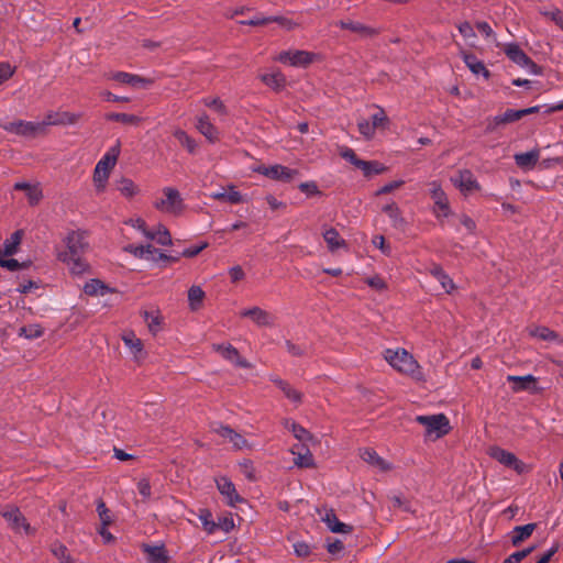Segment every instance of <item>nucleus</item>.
<instances>
[{
	"instance_id": "obj_1",
	"label": "nucleus",
	"mask_w": 563,
	"mask_h": 563,
	"mask_svg": "<svg viewBox=\"0 0 563 563\" xmlns=\"http://www.w3.org/2000/svg\"><path fill=\"white\" fill-rule=\"evenodd\" d=\"M65 250L59 251L58 260L65 263L75 275L84 274L88 264L81 257L88 247L86 235L81 231H71L64 238Z\"/></svg>"
},
{
	"instance_id": "obj_2",
	"label": "nucleus",
	"mask_w": 563,
	"mask_h": 563,
	"mask_svg": "<svg viewBox=\"0 0 563 563\" xmlns=\"http://www.w3.org/2000/svg\"><path fill=\"white\" fill-rule=\"evenodd\" d=\"M384 360L398 373L411 377L415 380H423L424 376L419 363L405 349H387L384 351Z\"/></svg>"
},
{
	"instance_id": "obj_3",
	"label": "nucleus",
	"mask_w": 563,
	"mask_h": 563,
	"mask_svg": "<svg viewBox=\"0 0 563 563\" xmlns=\"http://www.w3.org/2000/svg\"><path fill=\"white\" fill-rule=\"evenodd\" d=\"M120 153L121 145L120 142L117 141L115 144H113L106 151V153L97 163L93 170L92 181L98 192H103L106 190L108 179L110 177L112 169L117 165Z\"/></svg>"
},
{
	"instance_id": "obj_4",
	"label": "nucleus",
	"mask_w": 563,
	"mask_h": 563,
	"mask_svg": "<svg viewBox=\"0 0 563 563\" xmlns=\"http://www.w3.org/2000/svg\"><path fill=\"white\" fill-rule=\"evenodd\" d=\"M153 206L156 210L170 216H178L184 210L179 191L172 187L163 188L156 196Z\"/></svg>"
},
{
	"instance_id": "obj_5",
	"label": "nucleus",
	"mask_w": 563,
	"mask_h": 563,
	"mask_svg": "<svg viewBox=\"0 0 563 563\" xmlns=\"http://www.w3.org/2000/svg\"><path fill=\"white\" fill-rule=\"evenodd\" d=\"M416 421L424 427L426 437L432 440L440 439L451 430L450 421L443 413L417 416Z\"/></svg>"
},
{
	"instance_id": "obj_6",
	"label": "nucleus",
	"mask_w": 563,
	"mask_h": 563,
	"mask_svg": "<svg viewBox=\"0 0 563 563\" xmlns=\"http://www.w3.org/2000/svg\"><path fill=\"white\" fill-rule=\"evenodd\" d=\"M388 118L383 109L377 108L369 118H362L357 122L360 133L366 139L372 140L376 131L385 130L388 126Z\"/></svg>"
},
{
	"instance_id": "obj_7",
	"label": "nucleus",
	"mask_w": 563,
	"mask_h": 563,
	"mask_svg": "<svg viewBox=\"0 0 563 563\" xmlns=\"http://www.w3.org/2000/svg\"><path fill=\"white\" fill-rule=\"evenodd\" d=\"M274 59L291 67H307L319 59V55L313 52L301 49H288L277 54Z\"/></svg>"
},
{
	"instance_id": "obj_8",
	"label": "nucleus",
	"mask_w": 563,
	"mask_h": 563,
	"mask_svg": "<svg viewBox=\"0 0 563 563\" xmlns=\"http://www.w3.org/2000/svg\"><path fill=\"white\" fill-rule=\"evenodd\" d=\"M252 172L261 174L272 180L290 183L298 176V170L284 165L275 164L266 166L263 164L251 167Z\"/></svg>"
},
{
	"instance_id": "obj_9",
	"label": "nucleus",
	"mask_w": 563,
	"mask_h": 563,
	"mask_svg": "<svg viewBox=\"0 0 563 563\" xmlns=\"http://www.w3.org/2000/svg\"><path fill=\"white\" fill-rule=\"evenodd\" d=\"M1 516L7 521L9 528L14 531L15 533L20 534H32L33 529L26 521V518L23 516V514L20 511L18 507L14 505H7L4 506L1 511Z\"/></svg>"
},
{
	"instance_id": "obj_10",
	"label": "nucleus",
	"mask_w": 563,
	"mask_h": 563,
	"mask_svg": "<svg viewBox=\"0 0 563 563\" xmlns=\"http://www.w3.org/2000/svg\"><path fill=\"white\" fill-rule=\"evenodd\" d=\"M487 454L492 459L499 462L500 464H503L509 468H512L518 474L526 473L529 470V467L522 461H520L514 453H511L500 446L494 445V446L488 448Z\"/></svg>"
},
{
	"instance_id": "obj_11",
	"label": "nucleus",
	"mask_w": 563,
	"mask_h": 563,
	"mask_svg": "<svg viewBox=\"0 0 563 563\" xmlns=\"http://www.w3.org/2000/svg\"><path fill=\"white\" fill-rule=\"evenodd\" d=\"M504 52L515 64L531 75H540L541 68L515 43L506 44Z\"/></svg>"
},
{
	"instance_id": "obj_12",
	"label": "nucleus",
	"mask_w": 563,
	"mask_h": 563,
	"mask_svg": "<svg viewBox=\"0 0 563 563\" xmlns=\"http://www.w3.org/2000/svg\"><path fill=\"white\" fill-rule=\"evenodd\" d=\"M106 78L135 89H146L153 82L150 78L125 71H110L106 75Z\"/></svg>"
},
{
	"instance_id": "obj_13",
	"label": "nucleus",
	"mask_w": 563,
	"mask_h": 563,
	"mask_svg": "<svg viewBox=\"0 0 563 563\" xmlns=\"http://www.w3.org/2000/svg\"><path fill=\"white\" fill-rule=\"evenodd\" d=\"M121 339L133 361L142 362L145 358L146 352L144 350L143 342L135 335L134 332L124 331L121 335Z\"/></svg>"
},
{
	"instance_id": "obj_14",
	"label": "nucleus",
	"mask_w": 563,
	"mask_h": 563,
	"mask_svg": "<svg viewBox=\"0 0 563 563\" xmlns=\"http://www.w3.org/2000/svg\"><path fill=\"white\" fill-rule=\"evenodd\" d=\"M216 485L219 493L223 496L229 506L235 507L238 504L244 501V499L236 492L235 485L230 478L225 476H219L216 478Z\"/></svg>"
},
{
	"instance_id": "obj_15",
	"label": "nucleus",
	"mask_w": 563,
	"mask_h": 563,
	"mask_svg": "<svg viewBox=\"0 0 563 563\" xmlns=\"http://www.w3.org/2000/svg\"><path fill=\"white\" fill-rule=\"evenodd\" d=\"M213 431L225 441L231 443L236 450H251L253 448V444L250 443L243 435L236 433L234 430L227 426L219 424L213 428Z\"/></svg>"
},
{
	"instance_id": "obj_16",
	"label": "nucleus",
	"mask_w": 563,
	"mask_h": 563,
	"mask_svg": "<svg viewBox=\"0 0 563 563\" xmlns=\"http://www.w3.org/2000/svg\"><path fill=\"white\" fill-rule=\"evenodd\" d=\"M453 185L464 195L472 194L479 189V185L470 170H462L452 177Z\"/></svg>"
},
{
	"instance_id": "obj_17",
	"label": "nucleus",
	"mask_w": 563,
	"mask_h": 563,
	"mask_svg": "<svg viewBox=\"0 0 563 563\" xmlns=\"http://www.w3.org/2000/svg\"><path fill=\"white\" fill-rule=\"evenodd\" d=\"M361 459L378 472H388L393 468V465L377 454L372 449H363L360 453Z\"/></svg>"
},
{
	"instance_id": "obj_18",
	"label": "nucleus",
	"mask_w": 563,
	"mask_h": 563,
	"mask_svg": "<svg viewBox=\"0 0 563 563\" xmlns=\"http://www.w3.org/2000/svg\"><path fill=\"white\" fill-rule=\"evenodd\" d=\"M13 188L24 191L29 203L32 206L37 205L43 198L42 188L38 183L16 181Z\"/></svg>"
},
{
	"instance_id": "obj_19",
	"label": "nucleus",
	"mask_w": 563,
	"mask_h": 563,
	"mask_svg": "<svg viewBox=\"0 0 563 563\" xmlns=\"http://www.w3.org/2000/svg\"><path fill=\"white\" fill-rule=\"evenodd\" d=\"M507 380L512 383V390L515 393L519 391H531V393H538L539 388L537 386V378L533 375H526V376H515V375H508Z\"/></svg>"
},
{
	"instance_id": "obj_20",
	"label": "nucleus",
	"mask_w": 563,
	"mask_h": 563,
	"mask_svg": "<svg viewBox=\"0 0 563 563\" xmlns=\"http://www.w3.org/2000/svg\"><path fill=\"white\" fill-rule=\"evenodd\" d=\"M242 318H250L257 325L265 327L273 323V317L260 307L246 308L240 311Z\"/></svg>"
},
{
	"instance_id": "obj_21",
	"label": "nucleus",
	"mask_w": 563,
	"mask_h": 563,
	"mask_svg": "<svg viewBox=\"0 0 563 563\" xmlns=\"http://www.w3.org/2000/svg\"><path fill=\"white\" fill-rule=\"evenodd\" d=\"M210 197L214 200L227 201L230 203H241L246 201L244 196L235 189L234 186L230 185L227 188H222L221 190L214 191L210 195Z\"/></svg>"
},
{
	"instance_id": "obj_22",
	"label": "nucleus",
	"mask_w": 563,
	"mask_h": 563,
	"mask_svg": "<svg viewBox=\"0 0 563 563\" xmlns=\"http://www.w3.org/2000/svg\"><path fill=\"white\" fill-rule=\"evenodd\" d=\"M115 189L126 199H132L141 194L140 186L131 178L121 177L115 181Z\"/></svg>"
},
{
	"instance_id": "obj_23",
	"label": "nucleus",
	"mask_w": 563,
	"mask_h": 563,
	"mask_svg": "<svg viewBox=\"0 0 563 563\" xmlns=\"http://www.w3.org/2000/svg\"><path fill=\"white\" fill-rule=\"evenodd\" d=\"M196 128L208 141L214 143L219 140V131L207 115L198 117Z\"/></svg>"
},
{
	"instance_id": "obj_24",
	"label": "nucleus",
	"mask_w": 563,
	"mask_h": 563,
	"mask_svg": "<svg viewBox=\"0 0 563 563\" xmlns=\"http://www.w3.org/2000/svg\"><path fill=\"white\" fill-rule=\"evenodd\" d=\"M206 292L198 285H192L187 291L188 308L190 311L196 312L203 307Z\"/></svg>"
},
{
	"instance_id": "obj_25",
	"label": "nucleus",
	"mask_w": 563,
	"mask_h": 563,
	"mask_svg": "<svg viewBox=\"0 0 563 563\" xmlns=\"http://www.w3.org/2000/svg\"><path fill=\"white\" fill-rule=\"evenodd\" d=\"M461 56L468 67V69L475 75V76H482L483 78L487 79L489 77V71L484 65L482 60H479L476 56L462 52Z\"/></svg>"
},
{
	"instance_id": "obj_26",
	"label": "nucleus",
	"mask_w": 563,
	"mask_h": 563,
	"mask_svg": "<svg viewBox=\"0 0 563 563\" xmlns=\"http://www.w3.org/2000/svg\"><path fill=\"white\" fill-rule=\"evenodd\" d=\"M145 238L155 241L159 245H170L173 242L169 231L163 224H157L155 228L148 229V231L145 232Z\"/></svg>"
},
{
	"instance_id": "obj_27",
	"label": "nucleus",
	"mask_w": 563,
	"mask_h": 563,
	"mask_svg": "<svg viewBox=\"0 0 563 563\" xmlns=\"http://www.w3.org/2000/svg\"><path fill=\"white\" fill-rule=\"evenodd\" d=\"M356 168L362 170L365 177H373L375 175L384 174L388 167L378 161H363L356 163Z\"/></svg>"
},
{
	"instance_id": "obj_28",
	"label": "nucleus",
	"mask_w": 563,
	"mask_h": 563,
	"mask_svg": "<svg viewBox=\"0 0 563 563\" xmlns=\"http://www.w3.org/2000/svg\"><path fill=\"white\" fill-rule=\"evenodd\" d=\"M518 167L523 170H531L540 158L539 150H532L526 153H519L514 156Z\"/></svg>"
},
{
	"instance_id": "obj_29",
	"label": "nucleus",
	"mask_w": 563,
	"mask_h": 563,
	"mask_svg": "<svg viewBox=\"0 0 563 563\" xmlns=\"http://www.w3.org/2000/svg\"><path fill=\"white\" fill-rule=\"evenodd\" d=\"M528 333L532 338H537L539 340L554 342L558 344H562L563 340L552 330L545 327L532 325L528 328Z\"/></svg>"
},
{
	"instance_id": "obj_30",
	"label": "nucleus",
	"mask_w": 563,
	"mask_h": 563,
	"mask_svg": "<svg viewBox=\"0 0 563 563\" xmlns=\"http://www.w3.org/2000/svg\"><path fill=\"white\" fill-rule=\"evenodd\" d=\"M4 129L8 132L20 134V135H33L40 129L38 124L25 121H14L8 123Z\"/></svg>"
},
{
	"instance_id": "obj_31",
	"label": "nucleus",
	"mask_w": 563,
	"mask_h": 563,
	"mask_svg": "<svg viewBox=\"0 0 563 563\" xmlns=\"http://www.w3.org/2000/svg\"><path fill=\"white\" fill-rule=\"evenodd\" d=\"M322 521L327 525L328 529L333 533H350L352 527L341 522L333 511H327L322 517Z\"/></svg>"
},
{
	"instance_id": "obj_32",
	"label": "nucleus",
	"mask_w": 563,
	"mask_h": 563,
	"mask_svg": "<svg viewBox=\"0 0 563 563\" xmlns=\"http://www.w3.org/2000/svg\"><path fill=\"white\" fill-rule=\"evenodd\" d=\"M260 79L276 91L284 89L286 85V78L280 71L261 74Z\"/></svg>"
},
{
	"instance_id": "obj_33",
	"label": "nucleus",
	"mask_w": 563,
	"mask_h": 563,
	"mask_svg": "<svg viewBox=\"0 0 563 563\" xmlns=\"http://www.w3.org/2000/svg\"><path fill=\"white\" fill-rule=\"evenodd\" d=\"M291 453L296 456L295 464L300 467H311L313 466V457L310 453L309 449L303 445H295L291 450Z\"/></svg>"
},
{
	"instance_id": "obj_34",
	"label": "nucleus",
	"mask_w": 563,
	"mask_h": 563,
	"mask_svg": "<svg viewBox=\"0 0 563 563\" xmlns=\"http://www.w3.org/2000/svg\"><path fill=\"white\" fill-rule=\"evenodd\" d=\"M148 563H167L164 545H143Z\"/></svg>"
},
{
	"instance_id": "obj_35",
	"label": "nucleus",
	"mask_w": 563,
	"mask_h": 563,
	"mask_svg": "<svg viewBox=\"0 0 563 563\" xmlns=\"http://www.w3.org/2000/svg\"><path fill=\"white\" fill-rule=\"evenodd\" d=\"M23 231L18 230L13 232L3 243V247L0 251L2 255H14L18 253L20 244L22 242Z\"/></svg>"
},
{
	"instance_id": "obj_36",
	"label": "nucleus",
	"mask_w": 563,
	"mask_h": 563,
	"mask_svg": "<svg viewBox=\"0 0 563 563\" xmlns=\"http://www.w3.org/2000/svg\"><path fill=\"white\" fill-rule=\"evenodd\" d=\"M216 351L219 352L224 358L240 365L242 367H247L249 364L245 360L241 358L236 349L230 344H221L214 346Z\"/></svg>"
},
{
	"instance_id": "obj_37",
	"label": "nucleus",
	"mask_w": 563,
	"mask_h": 563,
	"mask_svg": "<svg viewBox=\"0 0 563 563\" xmlns=\"http://www.w3.org/2000/svg\"><path fill=\"white\" fill-rule=\"evenodd\" d=\"M322 235L329 250L332 252L345 246L344 240L340 236L339 232L335 229H325Z\"/></svg>"
},
{
	"instance_id": "obj_38",
	"label": "nucleus",
	"mask_w": 563,
	"mask_h": 563,
	"mask_svg": "<svg viewBox=\"0 0 563 563\" xmlns=\"http://www.w3.org/2000/svg\"><path fill=\"white\" fill-rule=\"evenodd\" d=\"M173 136L184 146L189 153H195L197 150V142L183 129L175 128Z\"/></svg>"
},
{
	"instance_id": "obj_39",
	"label": "nucleus",
	"mask_w": 563,
	"mask_h": 563,
	"mask_svg": "<svg viewBox=\"0 0 563 563\" xmlns=\"http://www.w3.org/2000/svg\"><path fill=\"white\" fill-rule=\"evenodd\" d=\"M536 529L534 523L516 527L511 532V542L514 545L520 544L523 540L528 539Z\"/></svg>"
},
{
	"instance_id": "obj_40",
	"label": "nucleus",
	"mask_w": 563,
	"mask_h": 563,
	"mask_svg": "<svg viewBox=\"0 0 563 563\" xmlns=\"http://www.w3.org/2000/svg\"><path fill=\"white\" fill-rule=\"evenodd\" d=\"M148 252L146 255V261L158 264L162 262L176 263L180 256H172L163 253L162 251L155 249L153 245L147 244Z\"/></svg>"
},
{
	"instance_id": "obj_41",
	"label": "nucleus",
	"mask_w": 563,
	"mask_h": 563,
	"mask_svg": "<svg viewBox=\"0 0 563 563\" xmlns=\"http://www.w3.org/2000/svg\"><path fill=\"white\" fill-rule=\"evenodd\" d=\"M338 25L342 29L350 30L354 33L362 35V36H371L373 34H375V31L372 27L364 25L360 22L351 21V20L340 21L338 23Z\"/></svg>"
},
{
	"instance_id": "obj_42",
	"label": "nucleus",
	"mask_w": 563,
	"mask_h": 563,
	"mask_svg": "<svg viewBox=\"0 0 563 563\" xmlns=\"http://www.w3.org/2000/svg\"><path fill=\"white\" fill-rule=\"evenodd\" d=\"M84 291L90 296H103L110 291V288L99 279H90L85 284Z\"/></svg>"
},
{
	"instance_id": "obj_43",
	"label": "nucleus",
	"mask_w": 563,
	"mask_h": 563,
	"mask_svg": "<svg viewBox=\"0 0 563 563\" xmlns=\"http://www.w3.org/2000/svg\"><path fill=\"white\" fill-rule=\"evenodd\" d=\"M383 211L390 219V221L395 228H401L405 224L404 218L401 217L400 209L395 202L386 205L383 208Z\"/></svg>"
},
{
	"instance_id": "obj_44",
	"label": "nucleus",
	"mask_w": 563,
	"mask_h": 563,
	"mask_svg": "<svg viewBox=\"0 0 563 563\" xmlns=\"http://www.w3.org/2000/svg\"><path fill=\"white\" fill-rule=\"evenodd\" d=\"M276 385L280 388V390L284 393V395L296 406H298L301 402L302 395L299 390L292 388L287 383L283 382L282 379H275L274 380Z\"/></svg>"
},
{
	"instance_id": "obj_45",
	"label": "nucleus",
	"mask_w": 563,
	"mask_h": 563,
	"mask_svg": "<svg viewBox=\"0 0 563 563\" xmlns=\"http://www.w3.org/2000/svg\"><path fill=\"white\" fill-rule=\"evenodd\" d=\"M539 13L549 21L554 22L561 30H563V12L558 8H541Z\"/></svg>"
},
{
	"instance_id": "obj_46",
	"label": "nucleus",
	"mask_w": 563,
	"mask_h": 563,
	"mask_svg": "<svg viewBox=\"0 0 563 563\" xmlns=\"http://www.w3.org/2000/svg\"><path fill=\"white\" fill-rule=\"evenodd\" d=\"M97 514L99 517L100 525L109 527L114 522V515L112 511L106 506V504L102 500L97 501Z\"/></svg>"
},
{
	"instance_id": "obj_47",
	"label": "nucleus",
	"mask_w": 563,
	"mask_h": 563,
	"mask_svg": "<svg viewBox=\"0 0 563 563\" xmlns=\"http://www.w3.org/2000/svg\"><path fill=\"white\" fill-rule=\"evenodd\" d=\"M198 518L202 525L203 530L208 534H212L218 529L217 522L212 519V515L207 509H201L198 514Z\"/></svg>"
},
{
	"instance_id": "obj_48",
	"label": "nucleus",
	"mask_w": 563,
	"mask_h": 563,
	"mask_svg": "<svg viewBox=\"0 0 563 563\" xmlns=\"http://www.w3.org/2000/svg\"><path fill=\"white\" fill-rule=\"evenodd\" d=\"M522 118L521 110L507 109L504 113H500L494 118L496 125L511 123Z\"/></svg>"
},
{
	"instance_id": "obj_49",
	"label": "nucleus",
	"mask_w": 563,
	"mask_h": 563,
	"mask_svg": "<svg viewBox=\"0 0 563 563\" xmlns=\"http://www.w3.org/2000/svg\"><path fill=\"white\" fill-rule=\"evenodd\" d=\"M145 321L152 333H156L162 329L164 318L158 311H151L145 313Z\"/></svg>"
},
{
	"instance_id": "obj_50",
	"label": "nucleus",
	"mask_w": 563,
	"mask_h": 563,
	"mask_svg": "<svg viewBox=\"0 0 563 563\" xmlns=\"http://www.w3.org/2000/svg\"><path fill=\"white\" fill-rule=\"evenodd\" d=\"M51 551L60 563H70V555L64 544L55 542L52 544Z\"/></svg>"
},
{
	"instance_id": "obj_51",
	"label": "nucleus",
	"mask_w": 563,
	"mask_h": 563,
	"mask_svg": "<svg viewBox=\"0 0 563 563\" xmlns=\"http://www.w3.org/2000/svg\"><path fill=\"white\" fill-rule=\"evenodd\" d=\"M433 213L439 220H441L443 218H448L451 214V209L449 207L448 198L444 200L434 202Z\"/></svg>"
},
{
	"instance_id": "obj_52",
	"label": "nucleus",
	"mask_w": 563,
	"mask_h": 563,
	"mask_svg": "<svg viewBox=\"0 0 563 563\" xmlns=\"http://www.w3.org/2000/svg\"><path fill=\"white\" fill-rule=\"evenodd\" d=\"M43 334V330L38 324H30L22 327L19 330V335L24 336L26 339H36Z\"/></svg>"
},
{
	"instance_id": "obj_53",
	"label": "nucleus",
	"mask_w": 563,
	"mask_h": 563,
	"mask_svg": "<svg viewBox=\"0 0 563 563\" xmlns=\"http://www.w3.org/2000/svg\"><path fill=\"white\" fill-rule=\"evenodd\" d=\"M107 119L110 121H119L126 124H136L141 121V119L133 114L126 113H109Z\"/></svg>"
},
{
	"instance_id": "obj_54",
	"label": "nucleus",
	"mask_w": 563,
	"mask_h": 563,
	"mask_svg": "<svg viewBox=\"0 0 563 563\" xmlns=\"http://www.w3.org/2000/svg\"><path fill=\"white\" fill-rule=\"evenodd\" d=\"M203 103L206 107L212 109L219 115L227 114V108L219 98H206L203 99Z\"/></svg>"
},
{
	"instance_id": "obj_55",
	"label": "nucleus",
	"mask_w": 563,
	"mask_h": 563,
	"mask_svg": "<svg viewBox=\"0 0 563 563\" xmlns=\"http://www.w3.org/2000/svg\"><path fill=\"white\" fill-rule=\"evenodd\" d=\"M429 191L433 202L444 200L448 198L441 185L437 181H431L429 184Z\"/></svg>"
},
{
	"instance_id": "obj_56",
	"label": "nucleus",
	"mask_w": 563,
	"mask_h": 563,
	"mask_svg": "<svg viewBox=\"0 0 563 563\" xmlns=\"http://www.w3.org/2000/svg\"><path fill=\"white\" fill-rule=\"evenodd\" d=\"M137 492L143 497L144 500H148L152 496L151 484L148 478H141L137 484Z\"/></svg>"
},
{
	"instance_id": "obj_57",
	"label": "nucleus",
	"mask_w": 563,
	"mask_h": 563,
	"mask_svg": "<svg viewBox=\"0 0 563 563\" xmlns=\"http://www.w3.org/2000/svg\"><path fill=\"white\" fill-rule=\"evenodd\" d=\"M125 251L131 253L133 256L142 260H146V255L148 252L147 244L145 245H128Z\"/></svg>"
},
{
	"instance_id": "obj_58",
	"label": "nucleus",
	"mask_w": 563,
	"mask_h": 563,
	"mask_svg": "<svg viewBox=\"0 0 563 563\" xmlns=\"http://www.w3.org/2000/svg\"><path fill=\"white\" fill-rule=\"evenodd\" d=\"M299 189L308 197L319 196L321 194L314 181L301 183Z\"/></svg>"
},
{
	"instance_id": "obj_59",
	"label": "nucleus",
	"mask_w": 563,
	"mask_h": 563,
	"mask_svg": "<svg viewBox=\"0 0 563 563\" xmlns=\"http://www.w3.org/2000/svg\"><path fill=\"white\" fill-rule=\"evenodd\" d=\"M404 184H405V181L401 179L389 181V183L385 184L383 187H380L376 191L375 195L380 196V195L389 194V192L400 188Z\"/></svg>"
},
{
	"instance_id": "obj_60",
	"label": "nucleus",
	"mask_w": 563,
	"mask_h": 563,
	"mask_svg": "<svg viewBox=\"0 0 563 563\" xmlns=\"http://www.w3.org/2000/svg\"><path fill=\"white\" fill-rule=\"evenodd\" d=\"M290 430L294 433V435L300 441L311 440L308 431L295 422H291Z\"/></svg>"
},
{
	"instance_id": "obj_61",
	"label": "nucleus",
	"mask_w": 563,
	"mask_h": 563,
	"mask_svg": "<svg viewBox=\"0 0 563 563\" xmlns=\"http://www.w3.org/2000/svg\"><path fill=\"white\" fill-rule=\"evenodd\" d=\"M7 256L8 255L0 254V266L11 272L18 271L21 267L20 263L13 258L7 260Z\"/></svg>"
},
{
	"instance_id": "obj_62",
	"label": "nucleus",
	"mask_w": 563,
	"mask_h": 563,
	"mask_svg": "<svg viewBox=\"0 0 563 563\" xmlns=\"http://www.w3.org/2000/svg\"><path fill=\"white\" fill-rule=\"evenodd\" d=\"M126 224L131 225L135 230L140 231L145 238V232L148 231L145 221L142 218H132L126 221Z\"/></svg>"
},
{
	"instance_id": "obj_63",
	"label": "nucleus",
	"mask_w": 563,
	"mask_h": 563,
	"mask_svg": "<svg viewBox=\"0 0 563 563\" xmlns=\"http://www.w3.org/2000/svg\"><path fill=\"white\" fill-rule=\"evenodd\" d=\"M218 529H221L225 532L231 531L234 528V521L231 516L220 517L217 521Z\"/></svg>"
},
{
	"instance_id": "obj_64",
	"label": "nucleus",
	"mask_w": 563,
	"mask_h": 563,
	"mask_svg": "<svg viewBox=\"0 0 563 563\" xmlns=\"http://www.w3.org/2000/svg\"><path fill=\"white\" fill-rule=\"evenodd\" d=\"M373 244H374V246L379 249L385 255H390V253H391L390 246L386 243L385 238L383 235L374 236Z\"/></svg>"
}]
</instances>
